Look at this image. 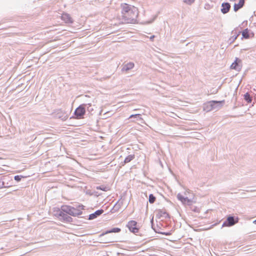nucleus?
Instances as JSON below:
<instances>
[{
	"label": "nucleus",
	"instance_id": "obj_1",
	"mask_svg": "<svg viewBox=\"0 0 256 256\" xmlns=\"http://www.w3.org/2000/svg\"><path fill=\"white\" fill-rule=\"evenodd\" d=\"M54 215L61 220L67 222H71L72 218L68 216L66 213L62 210V206L60 208H55L53 210Z\"/></svg>",
	"mask_w": 256,
	"mask_h": 256
},
{
	"label": "nucleus",
	"instance_id": "obj_2",
	"mask_svg": "<svg viewBox=\"0 0 256 256\" xmlns=\"http://www.w3.org/2000/svg\"><path fill=\"white\" fill-rule=\"evenodd\" d=\"M86 113V110L84 105H80L76 108L74 112V118L76 119H82Z\"/></svg>",
	"mask_w": 256,
	"mask_h": 256
},
{
	"label": "nucleus",
	"instance_id": "obj_3",
	"mask_svg": "<svg viewBox=\"0 0 256 256\" xmlns=\"http://www.w3.org/2000/svg\"><path fill=\"white\" fill-rule=\"evenodd\" d=\"M84 208V206L82 204H78L76 207L72 206L70 215L73 216H76L82 214Z\"/></svg>",
	"mask_w": 256,
	"mask_h": 256
},
{
	"label": "nucleus",
	"instance_id": "obj_4",
	"mask_svg": "<svg viewBox=\"0 0 256 256\" xmlns=\"http://www.w3.org/2000/svg\"><path fill=\"white\" fill-rule=\"evenodd\" d=\"M126 226L129 230L134 234L138 233L139 232V228L137 222L135 220H130L128 222Z\"/></svg>",
	"mask_w": 256,
	"mask_h": 256
},
{
	"label": "nucleus",
	"instance_id": "obj_5",
	"mask_svg": "<svg viewBox=\"0 0 256 256\" xmlns=\"http://www.w3.org/2000/svg\"><path fill=\"white\" fill-rule=\"evenodd\" d=\"M132 9L131 8L128 6V4H124L122 5V16L123 17H127L129 19L131 18L129 16H128V12L132 14Z\"/></svg>",
	"mask_w": 256,
	"mask_h": 256
},
{
	"label": "nucleus",
	"instance_id": "obj_6",
	"mask_svg": "<svg viewBox=\"0 0 256 256\" xmlns=\"http://www.w3.org/2000/svg\"><path fill=\"white\" fill-rule=\"evenodd\" d=\"M242 40L248 39L254 36V34L250 32V30L248 28H246L242 32Z\"/></svg>",
	"mask_w": 256,
	"mask_h": 256
},
{
	"label": "nucleus",
	"instance_id": "obj_7",
	"mask_svg": "<svg viewBox=\"0 0 256 256\" xmlns=\"http://www.w3.org/2000/svg\"><path fill=\"white\" fill-rule=\"evenodd\" d=\"M61 19L66 24H72L74 22L70 14L67 13H63L61 16Z\"/></svg>",
	"mask_w": 256,
	"mask_h": 256
},
{
	"label": "nucleus",
	"instance_id": "obj_8",
	"mask_svg": "<svg viewBox=\"0 0 256 256\" xmlns=\"http://www.w3.org/2000/svg\"><path fill=\"white\" fill-rule=\"evenodd\" d=\"M131 18L129 19L127 17H123L124 20L128 22V23H132L135 20V18H136L137 16V13L136 12L133 10H132V14L128 12L127 14Z\"/></svg>",
	"mask_w": 256,
	"mask_h": 256
},
{
	"label": "nucleus",
	"instance_id": "obj_9",
	"mask_svg": "<svg viewBox=\"0 0 256 256\" xmlns=\"http://www.w3.org/2000/svg\"><path fill=\"white\" fill-rule=\"evenodd\" d=\"M242 61L238 58H236L235 61L231 64L230 68L236 70H240L242 67Z\"/></svg>",
	"mask_w": 256,
	"mask_h": 256
},
{
	"label": "nucleus",
	"instance_id": "obj_10",
	"mask_svg": "<svg viewBox=\"0 0 256 256\" xmlns=\"http://www.w3.org/2000/svg\"><path fill=\"white\" fill-rule=\"evenodd\" d=\"M227 222L228 224H226V222H225L223 224V226H232L234 225L236 222L234 221V218L232 216H229L227 218Z\"/></svg>",
	"mask_w": 256,
	"mask_h": 256
},
{
	"label": "nucleus",
	"instance_id": "obj_11",
	"mask_svg": "<svg viewBox=\"0 0 256 256\" xmlns=\"http://www.w3.org/2000/svg\"><path fill=\"white\" fill-rule=\"evenodd\" d=\"M230 8V6L228 3H224L222 4V12L223 14H226L227 13Z\"/></svg>",
	"mask_w": 256,
	"mask_h": 256
},
{
	"label": "nucleus",
	"instance_id": "obj_12",
	"mask_svg": "<svg viewBox=\"0 0 256 256\" xmlns=\"http://www.w3.org/2000/svg\"><path fill=\"white\" fill-rule=\"evenodd\" d=\"M134 64L133 62H128L124 66L122 70L126 72L132 69L134 67Z\"/></svg>",
	"mask_w": 256,
	"mask_h": 256
},
{
	"label": "nucleus",
	"instance_id": "obj_13",
	"mask_svg": "<svg viewBox=\"0 0 256 256\" xmlns=\"http://www.w3.org/2000/svg\"><path fill=\"white\" fill-rule=\"evenodd\" d=\"M244 3V0H239V2L238 4H235L234 5V11H237L240 8H242Z\"/></svg>",
	"mask_w": 256,
	"mask_h": 256
},
{
	"label": "nucleus",
	"instance_id": "obj_14",
	"mask_svg": "<svg viewBox=\"0 0 256 256\" xmlns=\"http://www.w3.org/2000/svg\"><path fill=\"white\" fill-rule=\"evenodd\" d=\"M104 212L102 210H96L94 214L90 215V219H94L96 218L98 216L100 215Z\"/></svg>",
	"mask_w": 256,
	"mask_h": 256
},
{
	"label": "nucleus",
	"instance_id": "obj_15",
	"mask_svg": "<svg viewBox=\"0 0 256 256\" xmlns=\"http://www.w3.org/2000/svg\"><path fill=\"white\" fill-rule=\"evenodd\" d=\"M62 206V210L64 211L66 214H68L70 215L72 206L68 205H63Z\"/></svg>",
	"mask_w": 256,
	"mask_h": 256
},
{
	"label": "nucleus",
	"instance_id": "obj_16",
	"mask_svg": "<svg viewBox=\"0 0 256 256\" xmlns=\"http://www.w3.org/2000/svg\"><path fill=\"white\" fill-rule=\"evenodd\" d=\"M120 232V229L118 228H115L112 229L110 230L106 231L104 234H106L108 233H112V232ZM104 234H102L101 236H103Z\"/></svg>",
	"mask_w": 256,
	"mask_h": 256
},
{
	"label": "nucleus",
	"instance_id": "obj_17",
	"mask_svg": "<svg viewBox=\"0 0 256 256\" xmlns=\"http://www.w3.org/2000/svg\"><path fill=\"white\" fill-rule=\"evenodd\" d=\"M178 198L182 202H188L189 200L188 199V198H184L182 194H178L177 196Z\"/></svg>",
	"mask_w": 256,
	"mask_h": 256
},
{
	"label": "nucleus",
	"instance_id": "obj_18",
	"mask_svg": "<svg viewBox=\"0 0 256 256\" xmlns=\"http://www.w3.org/2000/svg\"><path fill=\"white\" fill-rule=\"evenodd\" d=\"M134 158V154L129 155L126 158H125V160H124V163L126 164V163L129 162L131 160H132Z\"/></svg>",
	"mask_w": 256,
	"mask_h": 256
},
{
	"label": "nucleus",
	"instance_id": "obj_19",
	"mask_svg": "<svg viewBox=\"0 0 256 256\" xmlns=\"http://www.w3.org/2000/svg\"><path fill=\"white\" fill-rule=\"evenodd\" d=\"M156 197L152 194H150L148 200L150 204L154 203V202L156 201Z\"/></svg>",
	"mask_w": 256,
	"mask_h": 256
},
{
	"label": "nucleus",
	"instance_id": "obj_20",
	"mask_svg": "<svg viewBox=\"0 0 256 256\" xmlns=\"http://www.w3.org/2000/svg\"><path fill=\"white\" fill-rule=\"evenodd\" d=\"M26 176H16L14 178V180L17 182H20L22 178H25Z\"/></svg>",
	"mask_w": 256,
	"mask_h": 256
},
{
	"label": "nucleus",
	"instance_id": "obj_21",
	"mask_svg": "<svg viewBox=\"0 0 256 256\" xmlns=\"http://www.w3.org/2000/svg\"><path fill=\"white\" fill-rule=\"evenodd\" d=\"M244 98L248 102H250L252 101V100L250 97V95L248 93L244 94Z\"/></svg>",
	"mask_w": 256,
	"mask_h": 256
},
{
	"label": "nucleus",
	"instance_id": "obj_22",
	"mask_svg": "<svg viewBox=\"0 0 256 256\" xmlns=\"http://www.w3.org/2000/svg\"><path fill=\"white\" fill-rule=\"evenodd\" d=\"M139 117L140 120H142V118L140 116V114H132L130 116V118Z\"/></svg>",
	"mask_w": 256,
	"mask_h": 256
},
{
	"label": "nucleus",
	"instance_id": "obj_23",
	"mask_svg": "<svg viewBox=\"0 0 256 256\" xmlns=\"http://www.w3.org/2000/svg\"><path fill=\"white\" fill-rule=\"evenodd\" d=\"M184 2L186 3H187L188 4H191L192 3L194 2V0H184Z\"/></svg>",
	"mask_w": 256,
	"mask_h": 256
},
{
	"label": "nucleus",
	"instance_id": "obj_24",
	"mask_svg": "<svg viewBox=\"0 0 256 256\" xmlns=\"http://www.w3.org/2000/svg\"><path fill=\"white\" fill-rule=\"evenodd\" d=\"M97 189L98 190H104V191H106V187L105 188H102V187L100 186V187H98Z\"/></svg>",
	"mask_w": 256,
	"mask_h": 256
},
{
	"label": "nucleus",
	"instance_id": "obj_25",
	"mask_svg": "<svg viewBox=\"0 0 256 256\" xmlns=\"http://www.w3.org/2000/svg\"><path fill=\"white\" fill-rule=\"evenodd\" d=\"M64 114H66L65 113ZM68 118V116L67 114H64V118H62L63 120H66Z\"/></svg>",
	"mask_w": 256,
	"mask_h": 256
},
{
	"label": "nucleus",
	"instance_id": "obj_26",
	"mask_svg": "<svg viewBox=\"0 0 256 256\" xmlns=\"http://www.w3.org/2000/svg\"><path fill=\"white\" fill-rule=\"evenodd\" d=\"M155 36L154 35H152V36L150 38V39L152 40V41H153L154 40V38Z\"/></svg>",
	"mask_w": 256,
	"mask_h": 256
},
{
	"label": "nucleus",
	"instance_id": "obj_27",
	"mask_svg": "<svg viewBox=\"0 0 256 256\" xmlns=\"http://www.w3.org/2000/svg\"><path fill=\"white\" fill-rule=\"evenodd\" d=\"M212 102H214V103H220V102H217V101H213Z\"/></svg>",
	"mask_w": 256,
	"mask_h": 256
},
{
	"label": "nucleus",
	"instance_id": "obj_28",
	"mask_svg": "<svg viewBox=\"0 0 256 256\" xmlns=\"http://www.w3.org/2000/svg\"><path fill=\"white\" fill-rule=\"evenodd\" d=\"M238 36V35L236 36L235 39H236V38H237V37Z\"/></svg>",
	"mask_w": 256,
	"mask_h": 256
},
{
	"label": "nucleus",
	"instance_id": "obj_29",
	"mask_svg": "<svg viewBox=\"0 0 256 256\" xmlns=\"http://www.w3.org/2000/svg\"><path fill=\"white\" fill-rule=\"evenodd\" d=\"M254 223L256 224V220L254 221Z\"/></svg>",
	"mask_w": 256,
	"mask_h": 256
},
{
	"label": "nucleus",
	"instance_id": "obj_30",
	"mask_svg": "<svg viewBox=\"0 0 256 256\" xmlns=\"http://www.w3.org/2000/svg\"><path fill=\"white\" fill-rule=\"evenodd\" d=\"M0 160H2V158H1V157H0Z\"/></svg>",
	"mask_w": 256,
	"mask_h": 256
}]
</instances>
